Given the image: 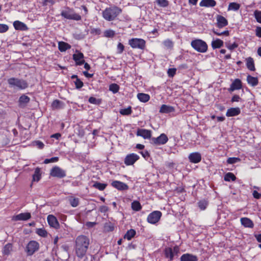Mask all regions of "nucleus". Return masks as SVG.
I'll list each match as a JSON object with an SVG mask.
<instances>
[{"label":"nucleus","instance_id":"nucleus-1","mask_svg":"<svg viewBox=\"0 0 261 261\" xmlns=\"http://www.w3.org/2000/svg\"><path fill=\"white\" fill-rule=\"evenodd\" d=\"M90 244L89 238L84 236H78L75 240V252L77 257L82 258L87 252Z\"/></svg>","mask_w":261,"mask_h":261},{"label":"nucleus","instance_id":"nucleus-2","mask_svg":"<svg viewBox=\"0 0 261 261\" xmlns=\"http://www.w3.org/2000/svg\"><path fill=\"white\" fill-rule=\"evenodd\" d=\"M121 12L122 10L120 8L114 6L106 8L102 11V15L106 20L110 21L115 20Z\"/></svg>","mask_w":261,"mask_h":261},{"label":"nucleus","instance_id":"nucleus-3","mask_svg":"<svg viewBox=\"0 0 261 261\" xmlns=\"http://www.w3.org/2000/svg\"><path fill=\"white\" fill-rule=\"evenodd\" d=\"M9 87L17 90H23L28 88L27 82L23 79L11 77L7 80Z\"/></svg>","mask_w":261,"mask_h":261},{"label":"nucleus","instance_id":"nucleus-4","mask_svg":"<svg viewBox=\"0 0 261 261\" xmlns=\"http://www.w3.org/2000/svg\"><path fill=\"white\" fill-rule=\"evenodd\" d=\"M61 15L65 18L79 21L81 19V16L76 13L72 9L67 7L61 13Z\"/></svg>","mask_w":261,"mask_h":261},{"label":"nucleus","instance_id":"nucleus-5","mask_svg":"<svg viewBox=\"0 0 261 261\" xmlns=\"http://www.w3.org/2000/svg\"><path fill=\"white\" fill-rule=\"evenodd\" d=\"M191 45L195 50L199 53H205L207 50V44L201 39L192 41Z\"/></svg>","mask_w":261,"mask_h":261},{"label":"nucleus","instance_id":"nucleus-6","mask_svg":"<svg viewBox=\"0 0 261 261\" xmlns=\"http://www.w3.org/2000/svg\"><path fill=\"white\" fill-rule=\"evenodd\" d=\"M128 44L133 48H138L143 50L146 46V41L141 38H132L128 40Z\"/></svg>","mask_w":261,"mask_h":261},{"label":"nucleus","instance_id":"nucleus-7","mask_svg":"<svg viewBox=\"0 0 261 261\" xmlns=\"http://www.w3.org/2000/svg\"><path fill=\"white\" fill-rule=\"evenodd\" d=\"M50 175L53 177L62 178L66 176V172L58 166H55L50 171Z\"/></svg>","mask_w":261,"mask_h":261},{"label":"nucleus","instance_id":"nucleus-8","mask_svg":"<svg viewBox=\"0 0 261 261\" xmlns=\"http://www.w3.org/2000/svg\"><path fill=\"white\" fill-rule=\"evenodd\" d=\"M150 140L152 144L155 145H161L166 144L168 141V138L166 134L163 133L156 138H151Z\"/></svg>","mask_w":261,"mask_h":261},{"label":"nucleus","instance_id":"nucleus-9","mask_svg":"<svg viewBox=\"0 0 261 261\" xmlns=\"http://www.w3.org/2000/svg\"><path fill=\"white\" fill-rule=\"evenodd\" d=\"M162 216V213L159 211H155L149 214L147 217V222L150 224H155L159 222Z\"/></svg>","mask_w":261,"mask_h":261},{"label":"nucleus","instance_id":"nucleus-10","mask_svg":"<svg viewBox=\"0 0 261 261\" xmlns=\"http://www.w3.org/2000/svg\"><path fill=\"white\" fill-rule=\"evenodd\" d=\"M39 248V243L35 241H30L27 246V252L28 255H32Z\"/></svg>","mask_w":261,"mask_h":261},{"label":"nucleus","instance_id":"nucleus-11","mask_svg":"<svg viewBox=\"0 0 261 261\" xmlns=\"http://www.w3.org/2000/svg\"><path fill=\"white\" fill-rule=\"evenodd\" d=\"M139 159V156L135 153L127 154L124 160V163L126 166L133 165Z\"/></svg>","mask_w":261,"mask_h":261},{"label":"nucleus","instance_id":"nucleus-12","mask_svg":"<svg viewBox=\"0 0 261 261\" xmlns=\"http://www.w3.org/2000/svg\"><path fill=\"white\" fill-rule=\"evenodd\" d=\"M31 217V215L30 213H22L18 215L14 216L12 220L13 221H27L30 219Z\"/></svg>","mask_w":261,"mask_h":261},{"label":"nucleus","instance_id":"nucleus-13","mask_svg":"<svg viewBox=\"0 0 261 261\" xmlns=\"http://www.w3.org/2000/svg\"><path fill=\"white\" fill-rule=\"evenodd\" d=\"M47 220L48 224L51 227L58 229L60 227L59 223L55 216L53 215H49L47 216Z\"/></svg>","mask_w":261,"mask_h":261},{"label":"nucleus","instance_id":"nucleus-14","mask_svg":"<svg viewBox=\"0 0 261 261\" xmlns=\"http://www.w3.org/2000/svg\"><path fill=\"white\" fill-rule=\"evenodd\" d=\"M73 59L77 65H81L85 63L83 54L78 50H76L75 53L73 55Z\"/></svg>","mask_w":261,"mask_h":261},{"label":"nucleus","instance_id":"nucleus-15","mask_svg":"<svg viewBox=\"0 0 261 261\" xmlns=\"http://www.w3.org/2000/svg\"><path fill=\"white\" fill-rule=\"evenodd\" d=\"M111 185L120 191L126 190L128 189V186L126 184L118 180L113 181L111 183Z\"/></svg>","mask_w":261,"mask_h":261},{"label":"nucleus","instance_id":"nucleus-16","mask_svg":"<svg viewBox=\"0 0 261 261\" xmlns=\"http://www.w3.org/2000/svg\"><path fill=\"white\" fill-rule=\"evenodd\" d=\"M189 160L193 163H198L201 160V154L198 152L191 153L189 155Z\"/></svg>","mask_w":261,"mask_h":261},{"label":"nucleus","instance_id":"nucleus-17","mask_svg":"<svg viewBox=\"0 0 261 261\" xmlns=\"http://www.w3.org/2000/svg\"><path fill=\"white\" fill-rule=\"evenodd\" d=\"M164 253L165 257L169 258L170 261H172L173 259L174 255L177 254V250L174 248V251H173L171 248H166L164 250Z\"/></svg>","mask_w":261,"mask_h":261},{"label":"nucleus","instance_id":"nucleus-18","mask_svg":"<svg viewBox=\"0 0 261 261\" xmlns=\"http://www.w3.org/2000/svg\"><path fill=\"white\" fill-rule=\"evenodd\" d=\"M13 26L16 30L25 31L29 30L28 27L24 23L19 20L14 21Z\"/></svg>","mask_w":261,"mask_h":261},{"label":"nucleus","instance_id":"nucleus-19","mask_svg":"<svg viewBox=\"0 0 261 261\" xmlns=\"http://www.w3.org/2000/svg\"><path fill=\"white\" fill-rule=\"evenodd\" d=\"M242 87V82L240 80L237 79L234 80L228 89L229 92H232L236 90L241 89Z\"/></svg>","mask_w":261,"mask_h":261},{"label":"nucleus","instance_id":"nucleus-20","mask_svg":"<svg viewBox=\"0 0 261 261\" xmlns=\"http://www.w3.org/2000/svg\"><path fill=\"white\" fill-rule=\"evenodd\" d=\"M240 222L241 224L245 227L252 228L254 227V223L253 221L248 218H241Z\"/></svg>","mask_w":261,"mask_h":261},{"label":"nucleus","instance_id":"nucleus-21","mask_svg":"<svg viewBox=\"0 0 261 261\" xmlns=\"http://www.w3.org/2000/svg\"><path fill=\"white\" fill-rule=\"evenodd\" d=\"M217 25L218 28H222L228 24L227 19L221 15H217L216 17Z\"/></svg>","mask_w":261,"mask_h":261},{"label":"nucleus","instance_id":"nucleus-22","mask_svg":"<svg viewBox=\"0 0 261 261\" xmlns=\"http://www.w3.org/2000/svg\"><path fill=\"white\" fill-rule=\"evenodd\" d=\"M241 113V110L239 108H231L227 110L226 116L227 117H233L239 115Z\"/></svg>","mask_w":261,"mask_h":261},{"label":"nucleus","instance_id":"nucleus-23","mask_svg":"<svg viewBox=\"0 0 261 261\" xmlns=\"http://www.w3.org/2000/svg\"><path fill=\"white\" fill-rule=\"evenodd\" d=\"M180 260V261H198V257L192 254L185 253L181 256Z\"/></svg>","mask_w":261,"mask_h":261},{"label":"nucleus","instance_id":"nucleus-24","mask_svg":"<svg viewBox=\"0 0 261 261\" xmlns=\"http://www.w3.org/2000/svg\"><path fill=\"white\" fill-rule=\"evenodd\" d=\"M138 136H141L144 139H150L151 138V131L145 129H139L137 132Z\"/></svg>","mask_w":261,"mask_h":261},{"label":"nucleus","instance_id":"nucleus-25","mask_svg":"<svg viewBox=\"0 0 261 261\" xmlns=\"http://www.w3.org/2000/svg\"><path fill=\"white\" fill-rule=\"evenodd\" d=\"M216 5V2L215 0H202L200 3V7H214Z\"/></svg>","mask_w":261,"mask_h":261},{"label":"nucleus","instance_id":"nucleus-26","mask_svg":"<svg viewBox=\"0 0 261 261\" xmlns=\"http://www.w3.org/2000/svg\"><path fill=\"white\" fill-rule=\"evenodd\" d=\"M174 111L175 109L174 107L166 105H162L160 109V112L161 113H169L174 112Z\"/></svg>","mask_w":261,"mask_h":261},{"label":"nucleus","instance_id":"nucleus-27","mask_svg":"<svg viewBox=\"0 0 261 261\" xmlns=\"http://www.w3.org/2000/svg\"><path fill=\"white\" fill-rule=\"evenodd\" d=\"M67 199L70 205L73 207H75L79 204V198L75 197L73 196H68Z\"/></svg>","mask_w":261,"mask_h":261},{"label":"nucleus","instance_id":"nucleus-28","mask_svg":"<svg viewBox=\"0 0 261 261\" xmlns=\"http://www.w3.org/2000/svg\"><path fill=\"white\" fill-rule=\"evenodd\" d=\"M247 68L250 71H255L254 61L252 58L248 57L246 59Z\"/></svg>","mask_w":261,"mask_h":261},{"label":"nucleus","instance_id":"nucleus-29","mask_svg":"<svg viewBox=\"0 0 261 261\" xmlns=\"http://www.w3.org/2000/svg\"><path fill=\"white\" fill-rule=\"evenodd\" d=\"M224 42L220 39H216L212 41L211 45L213 49L220 48L223 46Z\"/></svg>","mask_w":261,"mask_h":261},{"label":"nucleus","instance_id":"nucleus-30","mask_svg":"<svg viewBox=\"0 0 261 261\" xmlns=\"http://www.w3.org/2000/svg\"><path fill=\"white\" fill-rule=\"evenodd\" d=\"M58 48L60 51H65L71 48V45L67 43L61 41L58 43Z\"/></svg>","mask_w":261,"mask_h":261},{"label":"nucleus","instance_id":"nucleus-31","mask_svg":"<svg viewBox=\"0 0 261 261\" xmlns=\"http://www.w3.org/2000/svg\"><path fill=\"white\" fill-rule=\"evenodd\" d=\"M138 99L143 102H146L150 99V96L145 93H139L137 94Z\"/></svg>","mask_w":261,"mask_h":261},{"label":"nucleus","instance_id":"nucleus-32","mask_svg":"<svg viewBox=\"0 0 261 261\" xmlns=\"http://www.w3.org/2000/svg\"><path fill=\"white\" fill-rule=\"evenodd\" d=\"M248 83L252 86H255L258 84V81L257 77L248 75L247 77Z\"/></svg>","mask_w":261,"mask_h":261},{"label":"nucleus","instance_id":"nucleus-33","mask_svg":"<svg viewBox=\"0 0 261 261\" xmlns=\"http://www.w3.org/2000/svg\"><path fill=\"white\" fill-rule=\"evenodd\" d=\"M136 231L134 229H130L128 230L124 236V238L128 240H130L136 234Z\"/></svg>","mask_w":261,"mask_h":261},{"label":"nucleus","instance_id":"nucleus-34","mask_svg":"<svg viewBox=\"0 0 261 261\" xmlns=\"http://www.w3.org/2000/svg\"><path fill=\"white\" fill-rule=\"evenodd\" d=\"M240 8V5L237 3H230L228 7V11H238Z\"/></svg>","mask_w":261,"mask_h":261},{"label":"nucleus","instance_id":"nucleus-35","mask_svg":"<svg viewBox=\"0 0 261 261\" xmlns=\"http://www.w3.org/2000/svg\"><path fill=\"white\" fill-rule=\"evenodd\" d=\"M41 178V171L39 168H36L34 174L33 175V181H38Z\"/></svg>","mask_w":261,"mask_h":261},{"label":"nucleus","instance_id":"nucleus-36","mask_svg":"<svg viewBox=\"0 0 261 261\" xmlns=\"http://www.w3.org/2000/svg\"><path fill=\"white\" fill-rule=\"evenodd\" d=\"M163 44L164 45V46L167 49H171L173 47V42L171 40L169 39H167L164 40L163 42Z\"/></svg>","mask_w":261,"mask_h":261},{"label":"nucleus","instance_id":"nucleus-37","mask_svg":"<svg viewBox=\"0 0 261 261\" xmlns=\"http://www.w3.org/2000/svg\"><path fill=\"white\" fill-rule=\"evenodd\" d=\"M132 208L135 211H139L141 209L142 206L139 201H134L132 203Z\"/></svg>","mask_w":261,"mask_h":261},{"label":"nucleus","instance_id":"nucleus-38","mask_svg":"<svg viewBox=\"0 0 261 261\" xmlns=\"http://www.w3.org/2000/svg\"><path fill=\"white\" fill-rule=\"evenodd\" d=\"M236 177L231 172H228L224 176V180L227 181H234Z\"/></svg>","mask_w":261,"mask_h":261},{"label":"nucleus","instance_id":"nucleus-39","mask_svg":"<svg viewBox=\"0 0 261 261\" xmlns=\"http://www.w3.org/2000/svg\"><path fill=\"white\" fill-rule=\"evenodd\" d=\"M107 186V185L106 184H102L96 181L93 184V187L100 191H102L106 188Z\"/></svg>","mask_w":261,"mask_h":261},{"label":"nucleus","instance_id":"nucleus-40","mask_svg":"<svg viewBox=\"0 0 261 261\" xmlns=\"http://www.w3.org/2000/svg\"><path fill=\"white\" fill-rule=\"evenodd\" d=\"M36 233L40 237L45 238L47 236V232L44 228H38L36 230Z\"/></svg>","mask_w":261,"mask_h":261},{"label":"nucleus","instance_id":"nucleus-41","mask_svg":"<svg viewBox=\"0 0 261 261\" xmlns=\"http://www.w3.org/2000/svg\"><path fill=\"white\" fill-rule=\"evenodd\" d=\"M197 204L199 208L201 210H204L207 206L208 202L205 200H200Z\"/></svg>","mask_w":261,"mask_h":261},{"label":"nucleus","instance_id":"nucleus-42","mask_svg":"<svg viewBox=\"0 0 261 261\" xmlns=\"http://www.w3.org/2000/svg\"><path fill=\"white\" fill-rule=\"evenodd\" d=\"M119 86L116 84H112L109 86V90L114 94L117 93L119 90Z\"/></svg>","mask_w":261,"mask_h":261},{"label":"nucleus","instance_id":"nucleus-43","mask_svg":"<svg viewBox=\"0 0 261 261\" xmlns=\"http://www.w3.org/2000/svg\"><path fill=\"white\" fill-rule=\"evenodd\" d=\"M62 102L59 100L56 99L53 101L51 104L52 108L54 109H60L62 107Z\"/></svg>","mask_w":261,"mask_h":261},{"label":"nucleus","instance_id":"nucleus-44","mask_svg":"<svg viewBox=\"0 0 261 261\" xmlns=\"http://www.w3.org/2000/svg\"><path fill=\"white\" fill-rule=\"evenodd\" d=\"M12 246L11 244H6L3 249V252L5 255H8L12 250Z\"/></svg>","mask_w":261,"mask_h":261},{"label":"nucleus","instance_id":"nucleus-45","mask_svg":"<svg viewBox=\"0 0 261 261\" xmlns=\"http://www.w3.org/2000/svg\"><path fill=\"white\" fill-rule=\"evenodd\" d=\"M213 32L215 35H216L217 36L224 35V36H228L229 35V31L228 30H225V31H223V32H220V31H218V30L213 29Z\"/></svg>","mask_w":261,"mask_h":261},{"label":"nucleus","instance_id":"nucleus-46","mask_svg":"<svg viewBox=\"0 0 261 261\" xmlns=\"http://www.w3.org/2000/svg\"><path fill=\"white\" fill-rule=\"evenodd\" d=\"M119 112L122 115H128L132 112V108L130 107H128L127 108L121 109Z\"/></svg>","mask_w":261,"mask_h":261},{"label":"nucleus","instance_id":"nucleus-47","mask_svg":"<svg viewBox=\"0 0 261 261\" xmlns=\"http://www.w3.org/2000/svg\"><path fill=\"white\" fill-rule=\"evenodd\" d=\"M30 98L25 95L21 96L19 99V101L20 103L26 104L30 101Z\"/></svg>","mask_w":261,"mask_h":261},{"label":"nucleus","instance_id":"nucleus-48","mask_svg":"<svg viewBox=\"0 0 261 261\" xmlns=\"http://www.w3.org/2000/svg\"><path fill=\"white\" fill-rule=\"evenodd\" d=\"M115 35V32L112 30H107L104 32V36L106 37H113Z\"/></svg>","mask_w":261,"mask_h":261},{"label":"nucleus","instance_id":"nucleus-49","mask_svg":"<svg viewBox=\"0 0 261 261\" xmlns=\"http://www.w3.org/2000/svg\"><path fill=\"white\" fill-rule=\"evenodd\" d=\"M156 2L161 7H166L169 5V2L167 0H156Z\"/></svg>","mask_w":261,"mask_h":261},{"label":"nucleus","instance_id":"nucleus-50","mask_svg":"<svg viewBox=\"0 0 261 261\" xmlns=\"http://www.w3.org/2000/svg\"><path fill=\"white\" fill-rule=\"evenodd\" d=\"M254 16L257 22L261 23V11L255 10L254 12Z\"/></svg>","mask_w":261,"mask_h":261},{"label":"nucleus","instance_id":"nucleus-51","mask_svg":"<svg viewBox=\"0 0 261 261\" xmlns=\"http://www.w3.org/2000/svg\"><path fill=\"white\" fill-rule=\"evenodd\" d=\"M88 101L92 104L99 105L101 102V100L96 99L94 97H90L88 99Z\"/></svg>","mask_w":261,"mask_h":261},{"label":"nucleus","instance_id":"nucleus-52","mask_svg":"<svg viewBox=\"0 0 261 261\" xmlns=\"http://www.w3.org/2000/svg\"><path fill=\"white\" fill-rule=\"evenodd\" d=\"M59 160V158L55 156L53 157L50 159H46L44 161V163L48 164L49 163H55L58 162Z\"/></svg>","mask_w":261,"mask_h":261},{"label":"nucleus","instance_id":"nucleus-53","mask_svg":"<svg viewBox=\"0 0 261 261\" xmlns=\"http://www.w3.org/2000/svg\"><path fill=\"white\" fill-rule=\"evenodd\" d=\"M240 161L238 158H229L227 160V163L229 164L236 163Z\"/></svg>","mask_w":261,"mask_h":261},{"label":"nucleus","instance_id":"nucleus-54","mask_svg":"<svg viewBox=\"0 0 261 261\" xmlns=\"http://www.w3.org/2000/svg\"><path fill=\"white\" fill-rule=\"evenodd\" d=\"M9 29V27L6 24L0 23V33L6 32Z\"/></svg>","mask_w":261,"mask_h":261},{"label":"nucleus","instance_id":"nucleus-55","mask_svg":"<svg viewBox=\"0 0 261 261\" xmlns=\"http://www.w3.org/2000/svg\"><path fill=\"white\" fill-rule=\"evenodd\" d=\"M176 69L173 68H169L168 69L167 71V74L169 77H173L174 76V75L176 73Z\"/></svg>","mask_w":261,"mask_h":261},{"label":"nucleus","instance_id":"nucleus-56","mask_svg":"<svg viewBox=\"0 0 261 261\" xmlns=\"http://www.w3.org/2000/svg\"><path fill=\"white\" fill-rule=\"evenodd\" d=\"M226 46L228 49L232 50L237 48L238 46V44L236 42H234L232 44L227 43L226 44Z\"/></svg>","mask_w":261,"mask_h":261},{"label":"nucleus","instance_id":"nucleus-57","mask_svg":"<svg viewBox=\"0 0 261 261\" xmlns=\"http://www.w3.org/2000/svg\"><path fill=\"white\" fill-rule=\"evenodd\" d=\"M75 87L77 89H80L83 86V83L79 79L77 78L74 82Z\"/></svg>","mask_w":261,"mask_h":261},{"label":"nucleus","instance_id":"nucleus-58","mask_svg":"<svg viewBox=\"0 0 261 261\" xmlns=\"http://www.w3.org/2000/svg\"><path fill=\"white\" fill-rule=\"evenodd\" d=\"M124 49V45L121 43H119L117 46V53L120 54L122 53Z\"/></svg>","mask_w":261,"mask_h":261},{"label":"nucleus","instance_id":"nucleus-59","mask_svg":"<svg viewBox=\"0 0 261 261\" xmlns=\"http://www.w3.org/2000/svg\"><path fill=\"white\" fill-rule=\"evenodd\" d=\"M34 145L36 146L39 149H42L44 146V143L40 141H36L34 142Z\"/></svg>","mask_w":261,"mask_h":261},{"label":"nucleus","instance_id":"nucleus-60","mask_svg":"<svg viewBox=\"0 0 261 261\" xmlns=\"http://www.w3.org/2000/svg\"><path fill=\"white\" fill-rule=\"evenodd\" d=\"M242 99L240 97L239 95H234L232 96V97L231 98V101L232 102H239V101H241Z\"/></svg>","mask_w":261,"mask_h":261},{"label":"nucleus","instance_id":"nucleus-61","mask_svg":"<svg viewBox=\"0 0 261 261\" xmlns=\"http://www.w3.org/2000/svg\"><path fill=\"white\" fill-rule=\"evenodd\" d=\"M253 196L255 199H259L261 197V194L259 193L257 191H253L252 193Z\"/></svg>","mask_w":261,"mask_h":261},{"label":"nucleus","instance_id":"nucleus-62","mask_svg":"<svg viewBox=\"0 0 261 261\" xmlns=\"http://www.w3.org/2000/svg\"><path fill=\"white\" fill-rule=\"evenodd\" d=\"M255 34L256 35L261 38V27H257L255 30Z\"/></svg>","mask_w":261,"mask_h":261},{"label":"nucleus","instance_id":"nucleus-63","mask_svg":"<svg viewBox=\"0 0 261 261\" xmlns=\"http://www.w3.org/2000/svg\"><path fill=\"white\" fill-rule=\"evenodd\" d=\"M99 211L101 213H106L108 211V207L107 206H101L99 208Z\"/></svg>","mask_w":261,"mask_h":261},{"label":"nucleus","instance_id":"nucleus-64","mask_svg":"<svg viewBox=\"0 0 261 261\" xmlns=\"http://www.w3.org/2000/svg\"><path fill=\"white\" fill-rule=\"evenodd\" d=\"M140 153L142 154V155L144 158H148L149 156V154L148 153V152L146 150L145 151H141L140 152Z\"/></svg>","mask_w":261,"mask_h":261}]
</instances>
